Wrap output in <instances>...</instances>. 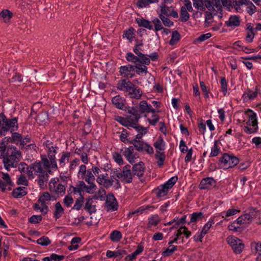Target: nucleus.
Instances as JSON below:
<instances>
[{
	"instance_id": "f257e3e1",
	"label": "nucleus",
	"mask_w": 261,
	"mask_h": 261,
	"mask_svg": "<svg viewBox=\"0 0 261 261\" xmlns=\"http://www.w3.org/2000/svg\"><path fill=\"white\" fill-rule=\"evenodd\" d=\"M194 8L203 11L206 7L210 11L205 13V21H209L213 18V14L216 15L222 12V6L229 8L231 6L230 0H192Z\"/></svg>"
},
{
	"instance_id": "f03ea898",
	"label": "nucleus",
	"mask_w": 261,
	"mask_h": 261,
	"mask_svg": "<svg viewBox=\"0 0 261 261\" xmlns=\"http://www.w3.org/2000/svg\"><path fill=\"white\" fill-rule=\"evenodd\" d=\"M50 172V170H46L40 162H35L28 167L27 174L31 179L34 178L35 175L37 176L38 184L42 188L47 183L49 177L48 173Z\"/></svg>"
},
{
	"instance_id": "7ed1b4c3",
	"label": "nucleus",
	"mask_w": 261,
	"mask_h": 261,
	"mask_svg": "<svg viewBox=\"0 0 261 261\" xmlns=\"http://www.w3.org/2000/svg\"><path fill=\"white\" fill-rule=\"evenodd\" d=\"M21 158V152L16 147L9 146L7 148L5 158L3 161L4 167L7 171H9L10 168H16Z\"/></svg>"
},
{
	"instance_id": "20e7f679",
	"label": "nucleus",
	"mask_w": 261,
	"mask_h": 261,
	"mask_svg": "<svg viewBox=\"0 0 261 261\" xmlns=\"http://www.w3.org/2000/svg\"><path fill=\"white\" fill-rule=\"evenodd\" d=\"M0 136H5L6 133L9 131L12 133L17 130L18 128V118H7L4 115L0 120Z\"/></svg>"
},
{
	"instance_id": "39448f33",
	"label": "nucleus",
	"mask_w": 261,
	"mask_h": 261,
	"mask_svg": "<svg viewBox=\"0 0 261 261\" xmlns=\"http://www.w3.org/2000/svg\"><path fill=\"white\" fill-rule=\"evenodd\" d=\"M219 166L224 169L232 168L239 163V159L235 156L224 153L220 159Z\"/></svg>"
},
{
	"instance_id": "423d86ee",
	"label": "nucleus",
	"mask_w": 261,
	"mask_h": 261,
	"mask_svg": "<svg viewBox=\"0 0 261 261\" xmlns=\"http://www.w3.org/2000/svg\"><path fill=\"white\" fill-rule=\"evenodd\" d=\"M249 120L247 123V126L243 128L244 131L248 134L255 133L257 130V120L256 114L252 111L248 112Z\"/></svg>"
},
{
	"instance_id": "0eeeda50",
	"label": "nucleus",
	"mask_w": 261,
	"mask_h": 261,
	"mask_svg": "<svg viewBox=\"0 0 261 261\" xmlns=\"http://www.w3.org/2000/svg\"><path fill=\"white\" fill-rule=\"evenodd\" d=\"M128 112L129 115L127 116V119L129 123L130 127H136L137 126H140L138 123V120L141 118L140 112L137 107H132L128 110Z\"/></svg>"
},
{
	"instance_id": "6e6552de",
	"label": "nucleus",
	"mask_w": 261,
	"mask_h": 261,
	"mask_svg": "<svg viewBox=\"0 0 261 261\" xmlns=\"http://www.w3.org/2000/svg\"><path fill=\"white\" fill-rule=\"evenodd\" d=\"M258 211L256 208H251L250 212L241 216L237 219L238 225L249 224L252 222L253 218L256 217Z\"/></svg>"
},
{
	"instance_id": "1a4fd4ad",
	"label": "nucleus",
	"mask_w": 261,
	"mask_h": 261,
	"mask_svg": "<svg viewBox=\"0 0 261 261\" xmlns=\"http://www.w3.org/2000/svg\"><path fill=\"white\" fill-rule=\"evenodd\" d=\"M118 173V178H122V180L126 183H131L133 177H134L133 172L130 170V166L129 165L123 167L122 171L120 169V171Z\"/></svg>"
},
{
	"instance_id": "9d476101",
	"label": "nucleus",
	"mask_w": 261,
	"mask_h": 261,
	"mask_svg": "<svg viewBox=\"0 0 261 261\" xmlns=\"http://www.w3.org/2000/svg\"><path fill=\"white\" fill-rule=\"evenodd\" d=\"M227 241L236 253L239 254L242 251L244 245L241 240L235 237H229Z\"/></svg>"
},
{
	"instance_id": "9b49d317",
	"label": "nucleus",
	"mask_w": 261,
	"mask_h": 261,
	"mask_svg": "<svg viewBox=\"0 0 261 261\" xmlns=\"http://www.w3.org/2000/svg\"><path fill=\"white\" fill-rule=\"evenodd\" d=\"M166 4L161 3L160 5L161 9V13L160 14L165 15L167 16H172L174 18H177L178 17L177 12L174 10L172 7H168L166 5Z\"/></svg>"
},
{
	"instance_id": "f8f14e48",
	"label": "nucleus",
	"mask_w": 261,
	"mask_h": 261,
	"mask_svg": "<svg viewBox=\"0 0 261 261\" xmlns=\"http://www.w3.org/2000/svg\"><path fill=\"white\" fill-rule=\"evenodd\" d=\"M11 180L8 173H2V179L0 180V189L2 191L11 190Z\"/></svg>"
},
{
	"instance_id": "ddd939ff",
	"label": "nucleus",
	"mask_w": 261,
	"mask_h": 261,
	"mask_svg": "<svg viewBox=\"0 0 261 261\" xmlns=\"http://www.w3.org/2000/svg\"><path fill=\"white\" fill-rule=\"evenodd\" d=\"M123 155L131 164L135 163V160L139 158L137 153L134 152V149L133 146H129L124 149L123 152Z\"/></svg>"
},
{
	"instance_id": "4468645a",
	"label": "nucleus",
	"mask_w": 261,
	"mask_h": 261,
	"mask_svg": "<svg viewBox=\"0 0 261 261\" xmlns=\"http://www.w3.org/2000/svg\"><path fill=\"white\" fill-rule=\"evenodd\" d=\"M57 183V179L56 178H52L49 184V189L50 191L55 190L57 194H60L62 195L65 193V187L62 184H59L58 185L56 188V184Z\"/></svg>"
},
{
	"instance_id": "2eb2a0df",
	"label": "nucleus",
	"mask_w": 261,
	"mask_h": 261,
	"mask_svg": "<svg viewBox=\"0 0 261 261\" xmlns=\"http://www.w3.org/2000/svg\"><path fill=\"white\" fill-rule=\"evenodd\" d=\"M145 172L144 164L142 162H139L138 163L134 164L132 167V172L134 177L135 176L138 177L143 176Z\"/></svg>"
},
{
	"instance_id": "dca6fc26",
	"label": "nucleus",
	"mask_w": 261,
	"mask_h": 261,
	"mask_svg": "<svg viewBox=\"0 0 261 261\" xmlns=\"http://www.w3.org/2000/svg\"><path fill=\"white\" fill-rule=\"evenodd\" d=\"M134 71V67L130 64L122 66L119 68V73L124 77H133L134 73H132Z\"/></svg>"
},
{
	"instance_id": "f3484780",
	"label": "nucleus",
	"mask_w": 261,
	"mask_h": 261,
	"mask_svg": "<svg viewBox=\"0 0 261 261\" xmlns=\"http://www.w3.org/2000/svg\"><path fill=\"white\" fill-rule=\"evenodd\" d=\"M216 182L212 177H206L201 180L199 188L200 189H210L216 186Z\"/></svg>"
},
{
	"instance_id": "a211bd4d",
	"label": "nucleus",
	"mask_w": 261,
	"mask_h": 261,
	"mask_svg": "<svg viewBox=\"0 0 261 261\" xmlns=\"http://www.w3.org/2000/svg\"><path fill=\"white\" fill-rule=\"evenodd\" d=\"M133 83L128 80L125 79L120 80L118 81L117 84L118 89L128 92V90H130L131 86H133Z\"/></svg>"
},
{
	"instance_id": "6ab92c4d",
	"label": "nucleus",
	"mask_w": 261,
	"mask_h": 261,
	"mask_svg": "<svg viewBox=\"0 0 261 261\" xmlns=\"http://www.w3.org/2000/svg\"><path fill=\"white\" fill-rule=\"evenodd\" d=\"M127 93L131 98L140 99L142 96V92L139 88L133 84L130 90H128Z\"/></svg>"
},
{
	"instance_id": "aec40b11",
	"label": "nucleus",
	"mask_w": 261,
	"mask_h": 261,
	"mask_svg": "<svg viewBox=\"0 0 261 261\" xmlns=\"http://www.w3.org/2000/svg\"><path fill=\"white\" fill-rule=\"evenodd\" d=\"M108 174H101L96 178V181L99 185L106 187L109 188L112 186V181L108 180Z\"/></svg>"
},
{
	"instance_id": "412c9836",
	"label": "nucleus",
	"mask_w": 261,
	"mask_h": 261,
	"mask_svg": "<svg viewBox=\"0 0 261 261\" xmlns=\"http://www.w3.org/2000/svg\"><path fill=\"white\" fill-rule=\"evenodd\" d=\"M125 100L120 95H116L113 97L112 102L113 104L119 109H123Z\"/></svg>"
},
{
	"instance_id": "4be33fe9",
	"label": "nucleus",
	"mask_w": 261,
	"mask_h": 261,
	"mask_svg": "<svg viewBox=\"0 0 261 261\" xmlns=\"http://www.w3.org/2000/svg\"><path fill=\"white\" fill-rule=\"evenodd\" d=\"M240 24V17L237 15L231 16L229 17V20L226 21V24L227 26L232 28L238 27Z\"/></svg>"
},
{
	"instance_id": "5701e85b",
	"label": "nucleus",
	"mask_w": 261,
	"mask_h": 261,
	"mask_svg": "<svg viewBox=\"0 0 261 261\" xmlns=\"http://www.w3.org/2000/svg\"><path fill=\"white\" fill-rule=\"evenodd\" d=\"M64 213V210L61 203L58 202L55 206V210L53 212L54 217L56 219H59L61 217Z\"/></svg>"
},
{
	"instance_id": "b1692460",
	"label": "nucleus",
	"mask_w": 261,
	"mask_h": 261,
	"mask_svg": "<svg viewBox=\"0 0 261 261\" xmlns=\"http://www.w3.org/2000/svg\"><path fill=\"white\" fill-rule=\"evenodd\" d=\"M139 27H142L150 30H153L151 22L143 18H137L136 20Z\"/></svg>"
},
{
	"instance_id": "393cba45",
	"label": "nucleus",
	"mask_w": 261,
	"mask_h": 261,
	"mask_svg": "<svg viewBox=\"0 0 261 261\" xmlns=\"http://www.w3.org/2000/svg\"><path fill=\"white\" fill-rule=\"evenodd\" d=\"M153 146L156 152L162 151L165 148V142L162 137H159L154 143Z\"/></svg>"
},
{
	"instance_id": "a878e982",
	"label": "nucleus",
	"mask_w": 261,
	"mask_h": 261,
	"mask_svg": "<svg viewBox=\"0 0 261 261\" xmlns=\"http://www.w3.org/2000/svg\"><path fill=\"white\" fill-rule=\"evenodd\" d=\"M41 163H42V166L46 170H50V169H57V166H54L51 164V162L46 156L45 155L41 156Z\"/></svg>"
},
{
	"instance_id": "bb28decb",
	"label": "nucleus",
	"mask_w": 261,
	"mask_h": 261,
	"mask_svg": "<svg viewBox=\"0 0 261 261\" xmlns=\"http://www.w3.org/2000/svg\"><path fill=\"white\" fill-rule=\"evenodd\" d=\"M106 203L108 206V209L111 211H115L117 209L116 205V200L113 195H111L108 197Z\"/></svg>"
},
{
	"instance_id": "cd10ccee",
	"label": "nucleus",
	"mask_w": 261,
	"mask_h": 261,
	"mask_svg": "<svg viewBox=\"0 0 261 261\" xmlns=\"http://www.w3.org/2000/svg\"><path fill=\"white\" fill-rule=\"evenodd\" d=\"M168 190L169 189L165 186L164 185H162L159 186L155 190H154V192L157 197H162L167 195Z\"/></svg>"
},
{
	"instance_id": "c85d7f7f",
	"label": "nucleus",
	"mask_w": 261,
	"mask_h": 261,
	"mask_svg": "<svg viewBox=\"0 0 261 261\" xmlns=\"http://www.w3.org/2000/svg\"><path fill=\"white\" fill-rule=\"evenodd\" d=\"M27 194L24 187H18L14 189L12 192V195L15 198H21Z\"/></svg>"
},
{
	"instance_id": "c756f323",
	"label": "nucleus",
	"mask_w": 261,
	"mask_h": 261,
	"mask_svg": "<svg viewBox=\"0 0 261 261\" xmlns=\"http://www.w3.org/2000/svg\"><path fill=\"white\" fill-rule=\"evenodd\" d=\"M93 200L91 198L86 199V202L84 206V209L90 214L96 212L95 206L93 204Z\"/></svg>"
},
{
	"instance_id": "7c9ffc66",
	"label": "nucleus",
	"mask_w": 261,
	"mask_h": 261,
	"mask_svg": "<svg viewBox=\"0 0 261 261\" xmlns=\"http://www.w3.org/2000/svg\"><path fill=\"white\" fill-rule=\"evenodd\" d=\"M136 68V72L139 75L143 73L146 74L148 72V68L146 65L137 63L134 66Z\"/></svg>"
},
{
	"instance_id": "2f4dec72",
	"label": "nucleus",
	"mask_w": 261,
	"mask_h": 261,
	"mask_svg": "<svg viewBox=\"0 0 261 261\" xmlns=\"http://www.w3.org/2000/svg\"><path fill=\"white\" fill-rule=\"evenodd\" d=\"M148 225H147L148 228H150L152 226H156L161 221L159 217L157 215H154L149 217L148 218Z\"/></svg>"
},
{
	"instance_id": "473e14b6",
	"label": "nucleus",
	"mask_w": 261,
	"mask_h": 261,
	"mask_svg": "<svg viewBox=\"0 0 261 261\" xmlns=\"http://www.w3.org/2000/svg\"><path fill=\"white\" fill-rule=\"evenodd\" d=\"M81 179H84L88 184H91L94 181L95 177L92 172L88 170L85 174L82 176Z\"/></svg>"
},
{
	"instance_id": "72a5a7b5",
	"label": "nucleus",
	"mask_w": 261,
	"mask_h": 261,
	"mask_svg": "<svg viewBox=\"0 0 261 261\" xmlns=\"http://www.w3.org/2000/svg\"><path fill=\"white\" fill-rule=\"evenodd\" d=\"M180 34L177 31L173 32L171 36V38L169 41V44L171 45H174L176 44L180 40Z\"/></svg>"
},
{
	"instance_id": "f704fd0d",
	"label": "nucleus",
	"mask_w": 261,
	"mask_h": 261,
	"mask_svg": "<svg viewBox=\"0 0 261 261\" xmlns=\"http://www.w3.org/2000/svg\"><path fill=\"white\" fill-rule=\"evenodd\" d=\"M122 237V233L118 230H114L110 234V239L113 242L119 241Z\"/></svg>"
},
{
	"instance_id": "c9c22d12",
	"label": "nucleus",
	"mask_w": 261,
	"mask_h": 261,
	"mask_svg": "<svg viewBox=\"0 0 261 261\" xmlns=\"http://www.w3.org/2000/svg\"><path fill=\"white\" fill-rule=\"evenodd\" d=\"M131 143L134 145V147L139 151H142L144 150V147L146 144V143L141 142L140 140H137L136 139H134L131 142Z\"/></svg>"
},
{
	"instance_id": "e433bc0d",
	"label": "nucleus",
	"mask_w": 261,
	"mask_h": 261,
	"mask_svg": "<svg viewBox=\"0 0 261 261\" xmlns=\"http://www.w3.org/2000/svg\"><path fill=\"white\" fill-rule=\"evenodd\" d=\"M149 104H148L146 100H142L139 103L140 110H138L140 112V115L142 113L148 112V110L149 109Z\"/></svg>"
},
{
	"instance_id": "4c0bfd02",
	"label": "nucleus",
	"mask_w": 261,
	"mask_h": 261,
	"mask_svg": "<svg viewBox=\"0 0 261 261\" xmlns=\"http://www.w3.org/2000/svg\"><path fill=\"white\" fill-rule=\"evenodd\" d=\"M134 128L139 133L134 139L137 140H140V139L142 138V136L147 133L146 129L141 126H137V127H134Z\"/></svg>"
},
{
	"instance_id": "58836bf2",
	"label": "nucleus",
	"mask_w": 261,
	"mask_h": 261,
	"mask_svg": "<svg viewBox=\"0 0 261 261\" xmlns=\"http://www.w3.org/2000/svg\"><path fill=\"white\" fill-rule=\"evenodd\" d=\"M12 13L8 10H4L0 13V16L3 18L5 22H8L12 17Z\"/></svg>"
},
{
	"instance_id": "ea45409f",
	"label": "nucleus",
	"mask_w": 261,
	"mask_h": 261,
	"mask_svg": "<svg viewBox=\"0 0 261 261\" xmlns=\"http://www.w3.org/2000/svg\"><path fill=\"white\" fill-rule=\"evenodd\" d=\"M9 141V139L7 138H5L1 143V145L0 146V159H4L6 156V152L7 151V149L6 148V145L4 144V142H7Z\"/></svg>"
},
{
	"instance_id": "a19ab883",
	"label": "nucleus",
	"mask_w": 261,
	"mask_h": 261,
	"mask_svg": "<svg viewBox=\"0 0 261 261\" xmlns=\"http://www.w3.org/2000/svg\"><path fill=\"white\" fill-rule=\"evenodd\" d=\"M120 168L114 169L111 171L110 173V178L108 180L112 181V186L114 184V181L118 180V172H119Z\"/></svg>"
},
{
	"instance_id": "79ce46f5",
	"label": "nucleus",
	"mask_w": 261,
	"mask_h": 261,
	"mask_svg": "<svg viewBox=\"0 0 261 261\" xmlns=\"http://www.w3.org/2000/svg\"><path fill=\"white\" fill-rule=\"evenodd\" d=\"M75 153L80 155L82 162L84 164H88L89 159L88 157L87 154L85 152H81L80 149H76Z\"/></svg>"
},
{
	"instance_id": "37998d69",
	"label": "nucleus",
	"mask_w": 261,
	"mask_h": 261,
	"mask_svg": "<svg viewBox=\"0 0 261 261\" xmlns=\"http://www.w3.org/2000/svg\"><path fill=\"white\" fill-rule=\"evenodd\" d=\"M176 249V246L170 245L169 246L162 252V255L164 257L169 256L171 255Z\"/></svg>"
},
{
	"instance_id": "c03bdc74",
	"label": "nucleus",
	"mask_w": 261,
	"mask_h": 261,
	"mask_svg": "<svg viewBox=\"0 0 261 261\" xmlns=\"http://www.w3.org/2000/svg\"><path fill=\"white\" fill-rule=\"evenodd\" d=\"M203 217V214L201 212L193 213L191 215L190 223H195L196 221L202 219Z\"/></svg>"
},
{
	"instance_id": "a18cd8bd",
	"label": "nucleus",
	"mask_w": 261,
	"mask_h": 261,
	"mask_svg": "<svg viewBox=\"0 0 261 261\" xmlns=\"http://www.w3.org/2000/svg\"><path fill=\"white\" fill-rule=\"evenodd\" d=\"M43 145L45 146L48 150V152H55L57 147L54 145L53 142L49 140H46L43 143Z\"/></svg>"
},
{
	"instance_id": "49530a36",
	"label": "nucleus",
	"mask_w": 261,
	"mask_h": 261,
	"mask_svg": "<svg viewBox=\"0 0 261 261\" xmlns=\"http://www.w3.org/2000/svg\"><path fill=\"white\" fill-rule=\"evenodd\" d=\"M125 58L128 62H133L135 65L138 63L139 59V56H136L132 53H127L126 55Z\"/></svg>"
},
{
	"instance_id": "de8ad7c7",
	"label": "nucleus",
	"mask_w": 261,
	"mask_h": 261,
	"mask_svg": "<svg viewBox=\"0 0 261 261\" xmlns=\"http://www.w3.org/2000/svg\"><path fill=\"white\" fill-rule=\"evenodd\" d=\"M180 16V20L182 22L187 21L190 17V15L188 12V10H186L184 7H181Z\"/></svg>"
},
{
	"instance_id": "09e8293b",
	"label": "nucleus",
	"mask_w": 261,
	"mask_h": 261,
	"mask_svg": "<svg viewBox=\"0 0 261 261\" xmlns=\"http://www.w3.org/2000/svg\"><path fill=\"white\" fill-rule=\"evenodd\" d=\"M240 212V211L235 208H229L226 212H223L221 213L222 218L225 217H230L237 214Z\"/></svg>"
},
{
	"instance_id": "8fccbe9b",
	"label": "nucleus",
	"mask_w": 261,
	"mask_h": 261,
	"mask_svg": "<svg viewBox=\"0 0 261 261\" xmlns=\"http://www.w3.org/2000/svg\"><path fill=\"white\" fill-rule=\"evenodd\" d=\"M50 195L48 192L44 193L39 198L38 200L39 202H42L46 204H48V202L50 200Z\"/></svg>"
},
{
	"instance_id": "3c124183",
	"label": "nucleus",
	"mask_w": 261,
	"mask_h": 261,
	"mask_svg": "<svg viewBox=\"0 0 261 261\" xmlns=\"http://www.w3.org/2000/svg\"><path fill=\"white\" fill-rule=\"evenodd\" d=\"M139 59L138 62L140 64H144L145 65H148L150 63V58L148 57V56L145 54H143L142 55H140L139 56Z\"/></svg>"
},
{
	"instance_id": "603ef678",
	"label": "nucleus",
	"mask_w": 261,
	"mask_h": 261,
	"mask_svg": "<svg viewBox=\"0 0 261 261\" xmlns=\"http://www.w3.org/2000/svg\"><path fill=\"white\" fill-rule=\"evenodd\" d=\"M84 199V196L80 197L79 198L76 199L72 209L77 211L80 210L83 205Z\"/></svg>"
},
{
	"instance_id": "864d4df0",
	"label": "nucleus",
	"mask_w": 261,
	"mask_h": 261,
	"mask_svg": "<svg viewBox=\"0 0 261 261\" xmlns=\"http://www.w3.org/2000/svg\"><path fill=\"white\" fill-rule=\"evenodd\" d=\"M214 224V221L213 218H211L208 222L204 225L201 231L203 234H206L210 228L212 226L213 224Z\"/></svg>"
},
{
	"instance_id": "5fc2aeb1",
	"label": "nucleus",
	"mask_w": 261,
	"mask_h": 261,
	"mask_svg": "<svg viewBox=\"0 0 261 261\" xmlns=\"http://www.w3.org/2000/svg\"><path fill=\"white\" fill-rule=\"evenodd\" d=\"M143 46L142 41L138 42L137 41V43L133 48V51L138 56L140 55L143 56V54L141 52L142 50L141 47Z\"/></svg>"
},
{
	"instance_id": "6e6d98bb",
	"label": "nucleus",
	"mask_w": 261,
	"mask_h": 261,
	"mask_svg": "<svg viewBox=\"0 0 261 261\" xmlns=\"http://www.w3.org/2000/svg\"><path fill=\"white\" fill-rule=\"evenodd\" d=\"M257 95V92L249 90L244 93V94H243V97H244V99H246L247 98H248V99H253L255 97H256Z\"/></svg>"
},
{
	"instance_id": "4d7b16f0",
	"label": "nucleus",
	"mask_w": 261,
	"mask_h": 261,
	"mask_svg": "<svg viewBox=\"0 0 261 261\" xmlns=\"http://www.w3.org/2000/svg\"><path fill=\"white\" fill-rule=\"evenodd\" d=\"M37 243L42 246H47L50 243L48 237L43 236L37 240Z\"/></svg>"
},
{
	"instance_id": "13d9d810",
	"label": "nucleus",
	"mask_w": 261,
	"mask_h": 261,
	"mask_svg": "<svg viewBox=\"0 0 261 261\" xmlns=\"http://www.w3.org/2000/svg\"><path fill=\"white\" fill-rule=\"evenodd\" d=\"M152 22L154 25L155 30L157 32L164 29L162 22L158 18H154Z\"/></svg>"
},
{
	"instance_id": "bf43d9fd",
	"label": "nucleus",
	"mask_w": 261,
	"mask_h": 261,
	"mask_svg": "<svg viewBox=\"0 0 261 261\" xmlns=\"http://www.w3.org/2000/svg\"><path fill=\"white\" fill-rule=\"evenodd\" d=\"M220 84L221 91L223 94L225 95L227 92V84L224 77H223L221 79Z\"/></svg>"
},
{
	"instance_id": "052dcab7",
	"label": "nucleus",
	"mask_w": 261,
	"mask_h": 261,
	"mask_svg": "<svg viewBox=\"0 0 261 261\" xmlns=\"http://www.w3.org/2000/svg\"><path fill=\"white\" fill-rule=\"evenodd\" d=\"M159 17L165 26L170 27L173 25V22L171 21L168 18L166 17L165 16L162 14H159Z\"/></svg>"
},
{
	"instance_id": "680f3d73",
	"label": "nucleus",
	"mask_w": 261,
	"mask_h": 261,
	"mask_svg": "<svg viewBox=\"0 0 261 261\" xmlns=\"http://www.w3.org/2000/svg\"><path fill=\"white\" fill-rule=\"evenodd\" d=\"M177 180V176H173L170 178L165 184L164 186H166L168 189L172 188L173 185L176 183Z\"/></svg>"
},
{
	"instance_id": "e2e57ef3",
	"label": "nucleus",
	"mask_w": 261,
	"mask_h": 261,
	"mask_svg": "<svg viewBox=\"0 0 261 261\" xmlns=\"http://www.w3.org/2000/svg\"><path fill=\"white\" fill-rule=\"evenodd\" d=\"M248 2L247 0H234L233 3L236 9L238 12H240L241 10L240 6L243 5H246Z\"/></svg>"
},
{
	"instance_id": "0e129e2a",
	"label": "nucleus",
	"mask_w": 261,
	"mask_h": 261,
	"mask_svg": "<svg viewBox=\"0 0 261 261\" xmlns=\"http://www.w3.org/2000/svg\"><path fill=\"white\" fill-rule=\"evenodd\" d=\"M220 152V149L218 147L217 142H215L213 146L212 147L211 152L210 156H215L218 155Z\"/></svg>"
},
{
	"instance_id": "69168bd1",
	"label": "nucleus",
	"mask_w": 261,
	"mask_h": 261,
	"mask_svg": "<svg viewBox=\"0 0 261 261\" xmlns=\"http://www.w3.org/2000/svg\"><path fill=\"white\" fill-rule=\"evenodd\" d=\"M88 184L89 185V186H86L84 189L85 190L87 193L89 194H93L96 190V186L95 185L94 182Z\"/></svg>"
},
{
	"instance_id": "338daca9",
	"label": "nucleus",
	"mask_w": 261,
	"mask_h": 261,
	"mask_svg": "<svg viewBox=\"0 0 261 261\" xmlns=\"http://www.w3.org/2000/svg\"><path fill=\"white\" fill-rule=\"evenodd\" d=\"M21 135L17 133H12L11 142L18 144V142L20 143Z\"/></svg>"
},
{
	"instance_id": "774afa93",
	"label": "nucleus",
	"mask_w": 261,
	"mask_h": 261,
	"mask_svg": "<svg viewBox=\"0 0 261 261\" xmlns=\"http://www.w3.org/2000/svg\"><path fill=\"white\" fill-rule=\"evenodd\" d=\"M247 6V11L250 15H252L255 12L256 7L252 2L248 1L246 5Z\"/></svg>"
}]
</instances>
